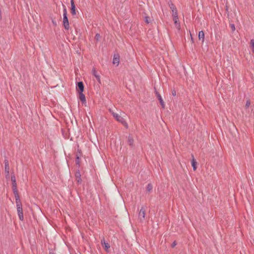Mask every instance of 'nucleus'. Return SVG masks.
<instances>
[{
	"instance_id": "f257e3e1",
	"label": "nucleus",
	"mask_w": 254,
	"mask_h": 254,
	"mask_svg": "<svg viewBox=\"0 0 254 254\" xmlns=\"http://www.w3.org/2000/svg\"><path fill=\"white\" fill-rule=\"evenodd\" d=\"M109 111L117 121L122 123L125 127H126V128L128 127V125L127 123L126 122L125 119L122 117H121V115L117 113H115L111 109L109 110Z\"/></svg>"
},
{
	"instance_id": "f03ea898",
	"label": "nucleus",
	"mask_w": 254,
	"mask_h": 254,
	"mask_svg": "<svg viewBox=\"0 0 254 254\" xmlns=\"http://www.w3.org/2000/svg\"><path fill=\"white\" fill-rule=\"evenodd\" d=\"M16 204L19 218L21 221H23L24 219V217L23 214L22 205L20 200L16 201Z\"/></svg>"
},
{
	"instance_id": "7ed1b4c3",
	"label": "nucleus",
	"mask_w": 254,
	"mask_h": 254,
	"mask_svg": "<svg viewBox=\"0 0 254 254\" xmlns=\"http://www.w3.org/2000/svg\"><path fill=\"white\" fill-rule=\"evenodd\" d=\"M63 6V25L64 28L68 30L69 29V22L67 16V11L65 6L64 5Z\"/></svg>"
},
{
	"instance_id": "20e7f679",
	"label": "nucleus",
	"mask_w": 254,
	"mask_h": 254,
	"mask_svg": "<svg viewBox=\"0 0 254 254\" xmlns=\"http://www.w3.org/2000/svg\"><path fill=\"white\" fill-rule=\"evenodd\" d=\"M145 209L144 206H142L138 213V218L140 222H142L145 220Z\"/></svg>"
},
{
	"instance_id": "39448f33",
	"label": "nucleus",
	"mask_w": 254,
	"mask_h": 254,
	"mask_svg": "<svg viewBox=\"0 0 254 254\" xmlns=\"http://www.w3.org/2000/svg\"><path fill=\"white\" fill-rule=\"evenodd\" d=\"M4 171L5 174V178L8 179L9 178V167L8 161L7 159L4 160Z\"/></svg>"
},
{
	"instance_id": "423d86ee",
	"label": "nucleus",
	"mask_w": 254,
	"mask_h": 254,
	"mask_svg": "<svg viewBox=\"0 0 254 254\" xmlns=\"http://www.w3.org/2000/svg\"><path fill=\"white\" fill-rule=\"evenodd\" d=\"M155 94H156V95L158 100L159 101V102H160L162 107L164 108H165V104H164V102L163 101V100L161 95L157 91H155Z\"/></svg>"
},
{
	"instance_id": "0eeeda50",
	"label": "nucleus",
	"mask_w": 254,
	"mask_h": 254,
	"mask_svg": "<svg viewBox=\"0 0 254 254\" xmlns=\"http://www.w3.org/2000/svg\"><path fill=\"white\" fill-rule=\"evenodd\" d=\"M173 20L176 27L178 29H180V24L179 21L178 15L173 16Z\"/></svg>"
},
{
	"instance_id": "6e6552de",
	"label": "nucleus",
	"mask_w": 254,
	"mask_h": 254,
	"mask_svg": "<svg viewBox=\"0 0 254 254\" xmlns=\"http://www.w3.org/2000/svg\"><path fill=\"white\" fill-rule=\"evenodd\" d=\"M170 7L172 11V16H173L178 15L177 10L173 4L171 3L170 5Z\"/></svg>"
},
{
	"instance_id": "1a4fd4ad",
	"label": "nucleus",
	"mask_w": 254,
	"mask_h": 254,
	"mask_svg": "<svg viewBox=\"0 0 254 254\" xmlns=\"http://www.w3.org/2000/svg\"><path fill=\"white\" fill-rule=\"evenodd\" d=\"M70 3H71V13L73 15H75L76 14L75 5L74 4L73 0H70Z\"/></svg>"
},
{
	"instance_id": "9d476101",
	"label": "nucleus",
	"mask_w": 254,
	"mask_h": 254,
	"mask_svg": "<svg viewBox=\"0 0 254 254\" xmlns=\"http://www.w3.org/2000/svg\"><path fill=\"white\" fill-rule=\"evenodd\" d=\"M76 88L79 90V92H83L84 90V85L82 82H78L76 85Z\"/></svg>"
},
{
	"instance_id": "9b49d317",
	"label": "nucleus",
	"mask_w": 254,
	"mask_h": 254,
	"mask_svg": "<svg viewBox=\"0 0 254 254\" xmlns=\"http://www.w3.org/2000/svg\"><path fill=\"white\" fill-rule=\"evenodd\" d=\"M101 245L104 247L105 251L106 252H108V249L110 247V245L108 243L106 242L104 239L101 241Z\"/></svg>"
},
{
	"instance_id": "f8f14e48",
	"label": "nucleus",
	"mask_w": 254,
	"mask_h": 254,
	"mask_svg": "<svg viewBox=\"0 0 254 254\" xmlns=\"http://www.w3.org/2000/svg\"><path fill=\"white\" fill-rule=\"evenodd\" d=\"M120 63V57L119 55H115L114 57L113 63L114 64H116L117 65H119Z\"/></svg>"
},
{
	"instance_id": "ddd939ff",
	"label": "nucleus",
	"mask_w": 254,
	"mask_h": 254,
	"mask_svg": "<svg viewBox=\"0 0 254 254\" xmlns=\"http://www.w3.org/2000/svg\"><path fill=\"white\" fill-rule=\"evenodd\" d=\"M79 99L82 102L83 104L86 103V98L85 95L83 94V92H79Z\"/></svg>"
},
{
	"instance_id": "4468645a",
	"label": "nucleus",
	"mask_w": 254,
	"mask_h": 254,
	"mask_svg": "<svg viewBox=\"0 0 254 254\" xmlns=\"http://www.w3.org/2000/svg\"><path fill=\"white\" fill-rule=\"evenodd\" d=\"M198 39L201 40L202 42L204 41V33L203 31H200L198 33Z\"/></svg>"
},
{
	"instance_id": "2eb2a0df",
	"label": "nucleus",
	"mask_w": 254,
	"mask_h": 254,
	"mask_svg": "<svg viewBox=\"0 0 254 254\" xmlns=\"http://www.w3.org/2000/svg\"><path fill=\"white\" fill-rule=\"evenodd\" d=\"M191 156L192 157V159L191 160V165L193 167V170L194 171H195L196 169V162L195 159L194 158L193 155H191Z\"/></svg>"
},
{
	"instance_id": "dca6fc26",
	"label": "nucleus",
	"mask_w": 254,
	"mask_h": 254,
	"mask_svg": "<svg viewBox=\"0 0 254 254\" xmlns=\"http://www.w3.org/2000/svg\"><path fill=\"white\" fill-rule=\"evenodd\" d=\"M92 73L96 77V79L99 82H100V78L99 75H98L95 68L92 69Z\"/></svg>"
},
{
	"instance_id": "f3484780",
	"label": "nucleus",
	"mask_w": 254,
	"mask_h": 254,
	"mask_svg": "<svg viewBox=\"0 0 254 254\" xmlns=\"http://www.w3.org/2000/svg\"><path fill=\"white\" fill-rule=\"evenodd\" d=\"M12 190L13 191V193L14 194L15 200L17 201V200H20L18 193L17 189H12Z\"/></svg>"
},
{
	"instance_id": "a211bd4d",
	"label": "nucleus",
	"mask_w": 254,
	"mask_h": 254,
	"mask_svg": "<svg viewBox=\"0 0 254 254\" xmlns=\"http://www.w3.org/2000/svg\"><path fill=\"white\" fill-rule=\"evenodd\" d=\"M75 176L77 179V182L80 183L81 181V177H81L80 173L79 171L76 172Z\"/></svg>"
},
{
	"instance_id": "6ab92c4d",
	"label": "nucleus",
	"mask_w": 254,
	"mask_h": 254,
	"mask_svg": "<svg viewBox=\"0 0 254 254\" xmlns=\"http://www.w3.org/2000/svg\"><path fill=\"white\" fill-rule=\"evenodd\" d=\"M127 141H128V144L130 146H132L133 145L134 140H133V138L131 136H128Z\"/></svg>"
},
{
	"instance_id": "aec40b11",
	"label": "nucleus",
	"mask_w": 254,
	"mask_h": 254,
	"mask_svg": "<svg viewBox=\"0 0 254 254\" xmlns=\"http://www.w3.org/2000/svg\"><path fill=\"white\" fill-rule=\"evenodd\" d=\"M153 187L151 184H148L146 187V190L148 192H151L152 190Z\"/></svg>"
},
{
	"instance_id": "412c9836",
	"label": "nucleus",
	"mask_w": 254,
	"mask_h": 254,
	"mask_svg": "<svg viewBox=\"0 0 254 254\" xmlns=\"http://www.w3.org/2000/svg\"><path fill=\"white\" fill-rule=\"evenodd\" d=\"M11 180L12 185L16 184V178L14 175H11Z\"/></svg>"
},
{
	"instance_id": "4be33fe9",
	"label": "nucleus",
	"mask_w": 254,
	"mask_h": 254,
	"mask_svg": "<svg viewBox=\"0 0 254 254\" xmlns=\"http://www.w3.org/2000/svg\"><path fill=\"white\" fill-rule=\"evenodd\" d=\"M250 45L251 47L252 48V52L254 53V40L252 39L250 41Z\"/></svg>"
},
{
	"instance_id": "5701e85b",
	"label": "nucleus",
	"mask_w": 254,
	"mask_h": 254,
	"mask_svg": "<svg viewBox=\"0 0 254 254\" xmlns=\"http://www.w3.org/2000/svg\"><path fill=\"white\" fill-rule=\"evenodd\" d=\"M144 20H145V22L147 24L149 23L151 21L150 17L147 16H145Z\"/></svg>"
},
{
	"instance_id": "b1692460",
	"label": "nucleus",
	"mask_w": 254,
	"mask_h": 254,
	"mask_svg": "<svg viewBox=\"0 0 254 254\" xmlns=\"http://www.w3.org/2000/svg\"><path fill=\"white\" fill-rule=\"evenodd\" d=\"M100 35L99 33H97L95 36V39H96V41H98L100 40Z\"/></svg>"
},
{
	"instance_id": "393cba45",
	"label": "nucleus",
	"mask_w": 254,
	"mask_h": 254,
	"mask_svg": "<svg viewBox=\"0 0 254 254\" xmlns=\"http://www.w3.org/2000/svg\"><path fill=\"white\" fill-rule=\"evenodd\" d=\"M75 162H76V164L78 165V166H79L80 161H79V156H77L76 157Z\"/></svg>"
},
{
	"instance_id": "a878e982",
	"label": "nucleus",
	"mask_w": 254,
	"mask_h": 254,
	"mask_svg": "<svg viewBox=\"0 0 254 254\" xmlns=\"http://www.w3.org/2000/svg\"><path fill=\"white\" fill-rule=\"evenodd\" d=\"M250 105H251V102H250V100H248L246 102V108H248L250 107Z\"/></svg>"
},
{
	"instance_id": "bb28decb",
	"label": "nucleus",
	"mask_w": 254,
	"mask_h": 254,
	"mask_svg": "<svg viewBox=\"0 0 254 254\" xmlns=\"http://www.w3.org/2000/svg\"><path fill=\"white\" fill-rule=\"evenodd\" d=\"M230 27L232 31H234L235 30V26L234 24H230Z\"/></svg>"
},
{
	"instance_id": "cd10ccee",
	"label": "nucleus",
	"mask_w": 254,
	"mask_h": 254,
	"mask_svg": "<svg viewBox=\"0 0 254 254\" xmlns=\"http://www.w3.org/2000/svg\"><path fill=\"white\" fill-rule=\"evenodd\" d=\"M172 95L174 96H175L176 95V92L175 89H173L172 91Z\"/></svg>"
},
{
	"instance_id": "c85d7f7f",
	"label": "nucleus",
	"mask_w": 254,
	"mask_h": 254,
	"mask_svg": "<svg viewBox=\"0 0 254 254\" xmlns=\"http://www.w3.org/2000/svg\"><path fill=\"white\" fill-rule=\"evenodd\" d=\"M176 245H177V243H176V241H174V242L172 243V247L173 248H174V247H175L176 246Z\"/></svg>"
},
{
	"instance_id": "c756f323",
	"label": "nucleus",
	"mask_w": 254,
	"mask_h": 254,
	"mask_svg": "<svg viewBox=\"0 0 254 254\" xmlns=\"http://www.w3.org/2000/svg\"><path fill=\"white\" fill-rule=\"evenodd\" d=\"M12 189H17L16 184L12 185Z\"/></svg>"
},
{
	"instance_id": "7c9ffc66",
	"label": "nucleus",
	"mask_w": 254,
	"mask_h": 254,
	"mask_svg": "<svg viewBox=\"0 0 254 254\" xmlns=\"http://www.w3.org/2000/svg\"><path fill=\"white\" fill-rule=\"evenodd\" d=\"M52 22H53V24H54V25H57V23H56V22L55 21H54V20H53V21H52Z\"/></svg>"
}]
</instances>
